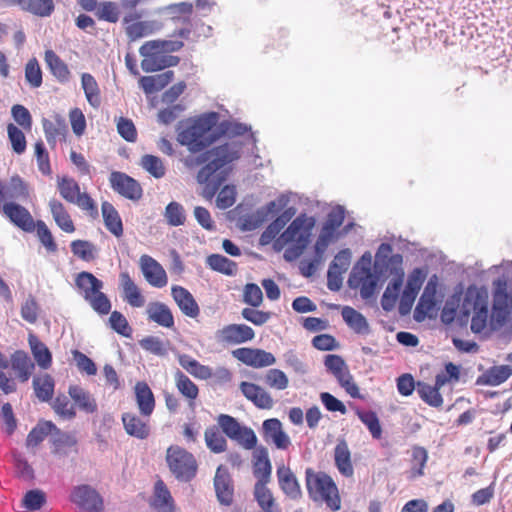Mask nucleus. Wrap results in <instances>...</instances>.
Here are the masks:
<instances>
[{"label": "nucleus", "mask_w": 512, "mask_h": 512, "mask_svg": "<svg viewBox=\"0 0 512 512\" xmlns=\"http://www.w3.org/2000/svg\"><path fill=\"white\" fill-rule=\"evenodd\" d=\"M53 432H56V435L52 441V453L59 456L67 455L76 446V438L72 434L61 432L58 428Z\"/></svg>", "instance_id": "3c124183"}, {"label": "nucleus", "mask_w": 512, "mask_h": 512, "mask_svg": "<svg viewBox=\"0 0 512 512\" xmlns=\"http://www.w3.org/2000/svg\"><path fill=\"white\" fill-rule=\"evenodd\" d=\"M54 430H57V427L51 421H44L39 423L27 435V447H37L45 439V437L52 433Z\"/></svg>", "instance_id": "864d4df0"}, {"label": "nucleus", "mask_w": 512, "mask_h": 512, "mask_svg": "<svg viewBox=\"0 0 512 512\" xmlns=\"http://www.w3.org/2000/svg\"><path fill=\"white\" fill-rule=\"evenodd\" d=\"M57 188L64 200L77 205L93 218L98 216V207L95 201L88 193L80 191L79 184L73 178L67 176L58 177Z\"/></svg>", "instance_id": "1a4fd4ad"}, {"label": "nucleus", "mask_w": 512, "mask_h": 512, "mask_svg": "<svg viewBox=\"0 0 512 512\" xmlns=\"http://www.w3.org/2000/svg\"><path fill=\"white\" fill-rule=\"evenodd\" d=\"M436 306V284L430 280L424 288V291L415 308V318L424 319Z\"/></svg>", "instance_id": "e433bc0d"}, {"label": "nucleus", "mask_w": 512, "mask_h": 512, "mask_svg": "<svg viewBox=\"0 0 512 512\" xmlns=\"http://www.w3.org/2000/svg\"><path fill=\"white\" fill-rule=\"evenodd\" d=\"M334 463L342 476L351 478L354 475L351 451L344 439L339 440L334 448Z\"/></svg>", "instance_id": "2f4dec72"}, {"label": "nucleus", "mask_w": 512, "mask_h": 512, "mask_svg": "<svg viewBox=\"0 0 512 512\" xmlns=\"http://www.w3.org/2000/svg\"><path fill=\"white\" fill-rule=\"evenodd\" d=\"M239 388L244 397L257 408L269 410L273 407L274 400L272 396L261 386L252 382L242 381Z\"/></svg>", "instance_id": "5701e85b"}, {"label": "nucleus", "mask_w": 512, "mask_h": 512, "mask_svg": "<svg viewBox=\"0 0 512 512\" xmlns=\"http://www.w3.org/2000/svg\"><path fill=\"white\" fill-rule=\"evenodd\" d=\"M109 182L111 188L126 199L137 202L142 198L143 189L141 185L123 172H112Z\"/></svg>", "instance_id": "4468645a"}, {"label": "nucleus", "mask_w": 512, "mask_h": 512, "mask_svg": "<svg viewBox=\"0 0 512 512\" xmlns=\"http://www.w3.org/2000/svg\"><path fill=\"white\" fill-rule=\"evenodd\" d=\"M15 2L23 10L41 17L49 16L54 10L53 0H15Z\"/></svg>", "instance_id": "8fccbe9b"}, {"label": "nucleus", "mask_w": 512, "mask_h": 512, "mask_svg": "<svg viewBox=\"0 0 512 512\" xmlns=\"http://www.w3.org/2000/svg\"><path fill=\"white\" fill-rule=\"evenodd\" d=\"M101 212L106 229L115 237H122L123 223L116 208L110 202L105 201L101 205Z\"/></svg>", "instance_id": "4c0bfd02"}, {"label": "nucleus", "mask_w": 512, "mask_h": 512, "mask_svg": "<svg viewBox=\"0 0 512 512\" xmlns=\"http://www.w3.org/2000/svg\"><path fill=\"white\" fill-rule=\"evenodd\" d=\"M149 321L164 328L174 327V316L170 308L162 302H150L146 309Z\"/></svg>", "instance_id": "473e14b6"}, {"label": "nucleus", "mask_w": 512, "mask_h": 512, "mask_svg": "<svg viewBox=\"0 0 512 512\" xmlns=\"http://www.w3.org/2000/svg\"><path fill=\"white\" fill-rule=\"evenodd\" d=\"M460 379V370L452 362L445 364V371L438 373L435 377V385L440 389L447 383H456Z\"/></svg>", "instance_id": "0e129e2a"}, {"label": "nucleus", "mask_w": 512, "mask_h": 512, "mask_svg": "<svg viewBox=\"0 0 512 512\" xmlns=\"http://www.w3.org/2000/svg\"><path fill=\"white\" fill-rule=\"evenodd\" d=\"M70 247L73 255L83 261L90 262L97 257L98 250L96 246L87 240H74Z\"/></svg>", "instance_id": "13d9d810"}, {"label": "nucleus", "mask_w": 512, "mask_h": 512, "mask_svg": "<svg viewBox=\"0 0 512 512\" xmlns=\"http://www.w3.org/2000/svg\"><path fill=\"white\" fill-rule=\"evenodd\" d=\"M305 481L308 494L312 500L323 501L332 511H338L341 508L339 491L331 476L307 468Z\"/></svg>", "instance_id": "423d86ee"}, {"label": "nucleus", "mask_w": 512, "mask_h": 512, "mask_svg": "<svg viewBox=\"0 0 512 512\" xmlns=\"http://www.w3.org/2000/svg\"><path fill=\"white\" fill-rule=\"evenodd\" d=\"M315 219L306 214L298 215L275 241L279 249L287 246L284 259L292 262L298 259L310 243Z\"/></svg>", "instance_id": "7ed1b4c3"}, {"label": "nucleus", "mask_w": 512, "mask_h": 512, "mask_svg": "<svg viewBox=\"0 0 512 512\" xmlns=\"http://www.w3.org/2000/svg\"><path fill=\"white\" fill-rule=\"evenodd\" d=\"M324 365L338 381L341 387L353 398L359 397V388L353 381V377L349 371L344 359L336 354H328L325 356Z\"/></svg>", "instance_id": "9b49d317"}, {"label": "nucleus", "mask_w": 512, "mask_h": 512, "mask_svg": "<svg viewBox=\"0 0 512 512\" xmlns=\"http://www.w3.org/2000/svg\"><path fill=\"white\" fill-rule=\"evenodd\" d=\"M95 14L99 20H104L110 23H116L120 18L118 4L111 1L101 2Z\"/></svg>", "instance_id": "680f3d73"}, {"label": "nucleus", "mask_w": 512, "mask_h": 512, "mask_svg": "<svg viewBox=\"0 0 512 512\" xmlns=\"http://www.w3.org/2000/svg\"><path fill=\"white\" fill-rule=\"evenodd\" d=\"M140 268L146 281L153 287L162 288L167 285L168 278L164 268L151 256L140 257Z\"/></svg>", "instance_id": "4be33fe9"}, {"label": "nucleus", "mask_w": 512, "mask_h": 512, "mask_svg": "<svg viewBox=\"0 0 512 512\" xmlns=\"http://www.w3.org/2000/svg\"><path fill=\"white\" fill-rule=\"evenodd\" d=\"M177 359L180 366L197 379L208 380L213 375L209 366L201 364L188 354H179Z\"/></svg>", "instance_id": "ea45409f"}, {"label": "nucleus", "mask_w": 512, "mask_h": 512, "mask_svg": "<svg viewBox=\"0 0 512 512\" xmlns=\"http://www.w3.org/2000/svg\"><path fill=\"white\" fill-rule=\"evenodd\" d=\"M81 83L88 103L94 108H98L101 104V97L95 78L89 73H83Z\"/></svg>", "instance_id": "603ef678"}, {"label": "nucleus", "mask_w": 512, "mask_h": 512, "mask_svg": "<svg viewBox=\"0 0 512 512\" xmlns=\"http://www.w3.org/2000/svg\"><path fill=\"white\" fill-rule=\"evenodd\" d=\"M141 14L133 11L123 18L125 32L130 41H136L152 32L151 26L146 21H140Z\"/></svg>", "instance_id": "7c9ffc66"}, {"label": "nucleus", "mask_w": 512, "mask_h": 512, "mask_svg": "<svg viewBox=\"0 0 512 512\" xmlns=\"http://www.w3.org/2000/svg\"><path fill=\"white\" fill-rule=\"evenodd\" d=\"M75 286L79 295L99 315L111 312L112 304L108 296L102 292L104 283L94 274L87 271L78 273L75 277Z\"/></svg>", "instance_id": "0eeeda50"}, {"label": "nucleus", "mask_w": 512, "mask_h": 512, "mask_svg": "<svg viewBox=\"0 0 512 512\" xmlns=\"http://www.w3.org/2000/svg\"><path fill=\"white\" fill-rule=\"evenodd\" d=\"M294 212L291 209L285 210L280 216H278L273 222H271L265 229L261 236L263 243H269L280 234L286 224L291 220Z\"/></svg>", "instance_id": "49530a36"}, {"label": "nucleus", "mask_w": 512, "mask_h": 512, "mask_svg": "<svg viewBox=\"0 0 512 512\" xmlns=\"http://www.w3.org/2000/svg\"><path fill=\"white\" fill-rule=\"evenodd\" d=\"M183 46L179 41L151 40L145 42L139 49L143 57L141 67L145 72H156L167 67L176 66L179 58L168 55V52L179 50Z\"/></svg>", "instance_id": "20e7f679"}, {"label": "nucleus", "mask_w": 512, "mask_h": 512, "mask_svg": "<svg viewBox=\"0 0 512 512\" xmlns=\"http://www.w3.org/2000/svg\"><path fill=\"white\" fill-rule=\"evenodd\" d=\"M173 72L166 71L162 74L155 76H143L140 78V86L145 93H152L154 91L162 90L173 79Z\"/></svg>", "instance_id": "de8ad7c7"}, {"label": "nucleus", "mask_w": 512, "mask_h": 512, "mask_svg": "<svg viewBox=\"0 0 512 512\" xmlns=\"http://www.w3.org/2000/svg\"><path fill=\"white\" fill-rule=\"evenodd\" d=\"M278 483L283 493L289 498L296 500L302 495L300 484L291 471V469L284 464L277 468Z\"/></svg>", "instance_id": "cd10ccee"}, {"label": "nucleus", "mask_w": 512, "mask_h": 512, "mask_svg": "<svg viewBox=\"0 0 512 512\" xmlns=\"http://www.w3.org/2000/svg\"><path fill=\"white\" fill-rule=\"evenodd\" d=\"M208 266L219 273L232 276L237 272V264L220 254H212L207 258Z\"/></svg>", "instance_id": "6e6d98bb"}, {"label": "nucleus", "mask_w": 512, "mask_h": 512, "mask_svg": "<svg viewBox=\"0 0 512 512\" xmlns=\"http://www.w3.org/2000/svg\"><path fill=\"white\" fill-rule=\"evenodd\" d=\"M174 380L178 392L187 400L188 406L193 409L199 396L198 386L180 370L174 373Z\"/></svg>", "instance_id": "f704fd0d"}, {"label": "nucleus", "mask_w": 512, "mask_h": 512, "mask_svg": "<svg viewBox=\"0 0 512 512\" xmlns=\"http://www.w3.org/2000/svg\"><path fill=\"white\" fill-rule=\"evenodd\" d=\"M35 230L40 243L45 247L46 251L49 253L57 252L58 246L46 223L42 220H37Z\"/></svg>", "instance_id": "bf43d9fd"}, {"label": "nucleus", "mask_w": 512, "mask_h": 512, "mask_svg": "<svg viewBox=\"0 0 512 512\" xmlns=\"http://www.w3.org/2000/svg\"><path fill=\"white\" fill-rule=\"evenodd\" d=\"M512 375V368L509 365H495L486 369L476 379L479 386H499L506 382Z\"/></svg>", "instance_id": "c756f323"}, {"label": "nucleus", "mask_w": 512, "mask_h": 512, "mask_svg": "<svg viewBox=\"0 0 512 512\" xmlns=\"http://www.w3.org/2000/svg\"><path fill=\"white\" fill-rule=\"evenodd\" d=\"M493 306L491 311V330L502 327L509 314V295L505 280L494 281Z\"/></svg>", "instance_id": "f8f14e48"}, {"label": "nucleus", "mask_w": 512, "mask_h": 512, "mask_svg": "<svg viewBox=\"0 0 512 512\" xmlns=\"http://www.w3.org/2000/svg\"><path fill=\"white\" fill-rule=\"evenodd\" d=\"M199 164L200 162H196ZM197 174V182L203 186L202 196L211 200L232 171V162H205Z\"/></svg>", "instance_id": "6e6552de"}, {"label": "nucleus", "mask_w": 512, "mask_h": 512, "mask_svg": "<svg viewBox=\"0 0 512 512\" xmlns=\"http://www.w3.org/2000/svg\"><path fill=\"white\" fill-rule=\"evenodd\" d=\"M29 343L37 364L43 369H48L52 364V355L47 346L35 336H30Z\"/></svg>", "instance_id": "5fc2aeb1"}, {"label": "nucleus", "mask_w": 512, "mask_h": 512, "mask_svg": "<svg viewBox=\"0 0 512 512\" xmlns=\"http://www.w3.org/2000/svg\"><path fill=\"white\" fill-rule=\"evenodd\" d=\"M3 214L10 222L24 232L35 231V224L31 213L24 206L15 202H7L2 207Z\"/></svg>", "instance_id": "6ab92c4d"}, {"label": "nucleus", "mask_w": 512, "mask_h": 512, "mask_svg": "<svg viewBox=\"0 0 512 512\" xmlns=\"http://www.w3.org/2000/svg\"><path fill=\"white\" fill-rule=\"evenodd\" d=\"M133 390L139 413L144 416H151L155 410L156 400L149 385L145 381H138Z\"/></svg>", "instance_id": "a878e982"}, {"label": "nucleus", "mask_w": 512, "mask_h": 512, "mask_svg": "<svg viewBox=\"0 0 512 512\" xmlns=\"http://www.w3.org/2000/svg\"><path fill=\"white\" fill-rule=\"evenodd\" d=\"M45 62L58 81L64 83L69 80L70 71L67 64L53 50L45 51Z\"/></svg>", "instance_id": "37998d69"}, {"label": "nucleus", "mask_w": 512, "mask_h": 512, "mask_svg": "<svg viewBox=\"0 0 512 512\" xmlns=\"http://www.w3.org/2000/svg\"><path fill=\"white\" fill-rule=\"evenodd\" d=\"M119 286L122 293V298L130 306L140 308L145 304V297L141 289L134 282L128 272H121L119 275Z\"/></svg>", "instance_id": "393cba45"}, {"label": "nucleus", "mask_w": 512, "mask_h": 512, "mask_svg": "<svg viewBox=\"0 0 512 512\" xmlns=\"http://www.w3.org/2000/svg\"><path fill=\"white\" fill-rule=\"evenodd\" d=\"M461 313L467 319L470 314L471 330L475 334L491 329V314L489 313V297L485 290L469 288L463 299Z\"/></svg>", "instance_id": "39448f33"}, {"label": "nucleus", "mask_w": 512, "mask_h": 512, "mask_svg": "<svg viewBox=\"0 0 512 512\" xmlns=\"http://www.w3.org/2000/svg\"><path fill=\"white\" fill-rule=\"evenodd\" d=\"M424 277L425 275L423 274V271L419 268H416L411 272V274L408 277L404 291L402 293L400 304L401 309H403L404 307L406 308L407 311L411 309L418 295V292L421 289Z\"/></svg>", "instance_id": "c85d7f7f"}, {"label": "nucleus", "mask_w": 512, "mask_h": 512, "mask_svg": "<svg viewBox=\"0 0 512 512\" xmlns=\"http://www.w3.org/2000/svg\"><path fill=\"white\" fill-rule=\"evenodd\" d=\"M150 506L156 512H175V501L162 479H158L154 484L153 495L150 500Z\"/></svg>", "instance_id": "b1692460"}, {"label": "nucleus", "mask_w": 512, "mask_h": 512, "mask_svg": "<svg viewBox=\"0 0 512 512\" xmlns=\"http://www.w3.org/2000/svg\"><path fill=\"white\" fill-rule=\"evenodd\" d=\"M261 434L268 445H272L279 450H287L291 446V439L284 430L282 422L277 418L264 420Z\"/></svg>", "instance_id": "2eb2a0df"}, {"label": "nucleus", "mask_w": 512, "mask_h": 512, "mask_svg": "<svg viewBox=\"0 0 512 512\" xmlns=\"http://www.w3.org/2000/svg\"><path fill=\"white\" fill-rule=\"evenodd\" d=\"M151 416H144L134 412H124L121 421L125 432L136 439L145 440L151 434Z\"/></svg>", "instance_id": "f3484780"}, {"label": "nucleus", "mask_w": 512, "mask_h": 512, "mask_svg": "<svg viewBox=\"0 0 512 512\" xmlns=\"http://www.w3.org/2000/svg\"><path fill=\"white\" fill-rule=\"evenodd\" d=\"M50 212L58 227L66 233H73L75 225L63 203L55 198L48 203Z\"/></svg>", "instance_id": "58836bf2"}, {"label": "nucleus", "mask_w": 512, "mask_h": 512, "mask_svg": "<svg viewBox=\"0 0 512 512\" xmlns=\"http://www.w3.org/2000/svg\"><path fill=\"white\" fill-rule=\"evenodd\" d=\"M109 325L115 332L124 337H130L132 334V329L129 326L126 317L119 311L115 310L111 312L109 317Z\"/></svg>", "instance_id": "774afa93"}, {"label": "nucleus", "mask_w": 512, "mask_h": 512, "mask_svg": "<svg viewBox=\"0 0 512 512\" xmlns=\"http://www.w3.org/2000/svg\"><path fill=\"white\" fill-rule=\"evenodd\" d=\"M342 317L345 323L357 334L366 335L370 332L366 318L352 307L345 306L342 309Z\"/></svg>", "instance_id": "79ce46f5"}, {"label": "nucleus", "mask_w": 512, "mask_h": 512, "mask_svg": "<svg viewBox=\"0 0 512 512\" xmlns=\"http://www.w3.org/2000/svg\"><path fill=\"white\" fill-rule=\"evenodd\" d=\"M53 410L57 415L64 419H73L76 416V410L69 398L64 395H58L52 404Z\"/></svg>", "instance_id": "052dcab7"}, {"label": "nucleus", "mask_w": 512, "mask_h": 512, "mask_svg": "<svg viewBox=\"0 0 512 512\" xmlns=\"http://www.w3.org/2000/svg\"><path fill=\"white\" fill-rule=\"evenodd\" d=\"M46 503V494L40 489L29 490L22 499V506L29 511H37Z\"/></svg>", "instance_id": "e2e57ef3"}, {"label": "nucleus", "mask_w": 512, "mask_h": 512, "mask_svg": "<svg viewBox=\"0 0 512 512\" xmlns=\"http://www.w3.org/2000/svg\"><path fill=\"white\" fill-rule=\"evenodd\" d=\"M419 397L429 406L440 408L443 405V397L440 393V388L435 384L432 386L425 382H417L416 386Z\"/></svg>", "instance_id": "a18cd8bd"}, {"label": "nucleus", "mask_w": 512, "mask_h": 512, "mask_svg": "<svg viewBox=\"0 0 512 512\" xmlns=\"http://www.w3.org/2000/svg\"><path fill=\"white\" fill-rule=\"evenodd\" d=\"M218 426H209L204 432L207 448L216 454L227 450L228 443L225 438L235 441L245 450H253L257 446V436L250 427L242 425L235 417L228 414L217 416Z\"/></svg>", "instance_id": "f03ea898"}, {"label": "nucleus", "mask_w": 512, "mask_h": 512, "mask_svg": "<svg viewBox=\"0 0 512 512\" xmlns=\"http://www.w3.org/2000/svg\"><path fill=\"white\" fill-rule=\"evenodd\" d=\"M54 379L49 374L34 377L33 387L37 398L43 402L52 399L54 394Z\"/></svg>", "instance_id": "09e8293b"}, {"label": "nucleus", "mask_w": 512, "mask_h": 512, "mask_svg": "<svg viewBox=\"0 0 512 512\" xmlns=\"http://www.w3.org/2000/svg\"><path fill=\"white\" fill-rule=\"evenodd\" d=\"M428 460V452L424 447L413 446L411 452V478H416L424 475V468Z\"/></svg>", "instance_id": "4d7b16f0"}, {"label": "nucleus", "mask_w": 512, "mask_h": 512, "mask_svg": "<svg viewBox=\"0 0 512 512\" xmlns=\"http://www.w3.org/2000/svg\"><path fill=\"white\" fill-rule=\"evenodd\" d=\"M353 281L360 288V294L367 299L373 296L377 288V278L371 270V256H362L360 262L354 267Z\"/></svg>", "instance_id": "ddd939ff"}, {"label": "nucleus", "mask_w": 512, "mask_h": 512, "mask_svg": "<svg viewBox=\"0 0 512 512\" xmlns=\"http://www.w3.org/2000/svg\"><path fill=\"white\" fill-rule=\"evenodd\" d=\"M71 501L88 512H101L103 509L101 496L88 485L76 487L71 494Z\"/></svg>", "instance_id": "a211bd4d"}, {"label": "nucleus", "mask_w": 512, "mask_h": 512, "mask_svg": "<svg viewBox=\"0 0 512 512\" xmlns=\"http://www.w3.org/2000/svg\"><path fill=\"white\" fill-rule=\"evenodd\" d=\"M214 488L220 504L230 506L234 498V484L228 469L218 466L214 476Z\"/></svg>", "instance_id": "aec40b11"}, {"label": "nucleus", "mask_w": 512, "mask_h": 512, "mask_svg": "<svg viewBox=\"0 0 512 512\" xmlns=\"http://www.w3.org/2000/svg\"><path fill=\"white\" fill-rule=\"evenodd\" d=\"M164 216L170 226L183 225L186 220L183 206L175 201L166 206Z\"/></svg>", "instance_id": "69168bd1"}, {"label": "nucleus", "mask_w": 512, "mask_h": 512, "mask_svg": "<svg viewBox=\"0 0 512 512\" xmlns=\"http://www.w3.org/2000/svg\"><path fill=\"white\" fill-rule=\"evenodd\" d=\"M254 497L264 512H280L272 492L267 488V483L255 484Z\"/></svg>", "instance_id": "c03bdc74"}, {"label": "nucleus", "mask_w": 512, "mask_h": 512, "mask_svg": "<svg viewBox=\"0 0 512 512\" xmlns=\"http://www.w3.org/2000/svg\"><path fill=\"white\" fill-rule=\"evenodd\" d=\"M219 115L216 112L204 113L190 119L178 133V142L192 153H200L227 136L224 143L208 151L206 160H239L241 157L261 158L256 146V138L250 127L237 122L223 121L217 126Z\"/></svg>", "instance_id": "f257e3e1"}, {"label": "nucleus", "mask_w": 512, "mask_h": 512, "mask_svg": "<svg viewBox=\"0 0 512 512\" xmlns=\"http://www.w3.org/2000/svg\"><path fill=\"white\" fill-rule=\"evenodd\" d=\"M254 330L246 324H229L216 331L215 338L223 345H239L251 341Z\"/></svg>", "instance_id": "dca6fc26"}, {"label": "nucleus", "mask_w": 512, "mask_h": 512, "mask_svg": "<svg viewBox=\"0 0 512 512\" xmlns=\"http://www.w3.org/2000/svg\"><path fill=\"white\" fill-rule=\"evenodd\" d=\"M272 466L268 451L265 447L258 448L254 453L253 474L256 483H268L271 477Z\"/></svg>", "instance_id": "72a5a7b5"}, {"label": "nucleus", "mask_w": 512, "mask_h": 512, "mask_svg": "<svg viewBox=\"0 0 512 512\" xmlns=\"http://www.w3.org/2000/svg\"><path fill=\"white\" fill-rule=\"evenodd\" d=\"M171 295L184 315L190 318H196L199 316V305L193 295L186 288L175 285L171 288Z\"/></svg>", "instance_id": "bb28decb"}, {"label": "nucleus", "mask_w": 512, "mask_h": 512, "mask_svg": "<svg viewBox=\"0 0 512 512\" xmlns=\"http://www.w3.org/2000/svg\"><path fill=\"white\" fill-rule=\"evenodd\" d=\"M233 356L247 366L254 368L271 366L276 362L272 353L261 349L238 348L233 351Z\"/></svg>", "instance_id": "412c9836"}, {"label": "nucleus", "mask_w": 512, "mask_h": 512, "mask_svg": "<svg viewBox=\"0 0 512 512\" xmlns=\"http://www.w3.org/2000/svg\"><path fill=\"white\" fill-rule=\"evenodd\" d=\"M166 461L173 475L181 481H190L197 472V462L194 456L179 446L167 449Z\"/></svg>", "instance_id": "9d476101"}, {"label": "nucleus", "mask_w": 512, "mask_h": 512, "mask_svg": "<svg viewBox=\"0 0 512 512\" xmlns=\"http://www.w3.org/2000/svg\"><path fill=\"white\" fill-rule=\"evenodd\" d=\"M69 396L80 410L92 414L97 411V403L90 392L78 385H71L68 389Z\"/></svg>", "instance_id": "a19ab883"}, {"label": "nucleus", "mask_w": 512, "mask_h": 512, "mask_svg": "<svg viewBox=\"0 0 512 512\" xmlns=\"http://www.w3.org/2000/svg\"><path fill=\"white\" fill-rule=\"evenodd\" d=\"M11 368L21 382H26L32 374L34 363L25 351L17 350L11 355Z\"/></svg>", "instance_id": "c9c22d12"}, {"label": "nucleus", "mask_w": 512, "mask_h": 512, "mask_svg": "<svg viewBox=\"0 0 512 512\" xmlns=\"http://www.w3.org/2000/svg\"><path fill=\"white\" fill-rule=\"evenodd\" d=\"M25 79L32 88L42 85V70L36 58H31L25 66Z\"/></svg>", "instance_id": "338daca9"}]
</instances>
